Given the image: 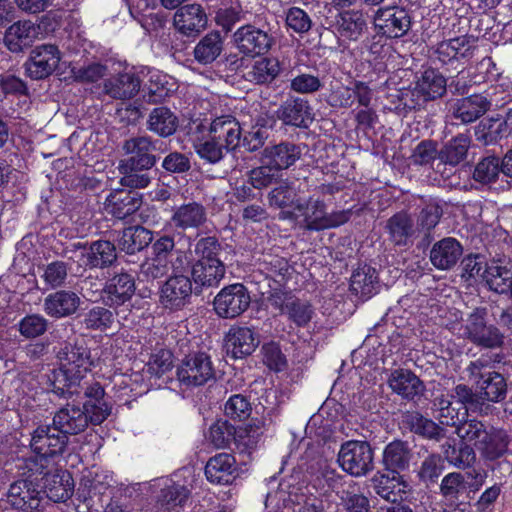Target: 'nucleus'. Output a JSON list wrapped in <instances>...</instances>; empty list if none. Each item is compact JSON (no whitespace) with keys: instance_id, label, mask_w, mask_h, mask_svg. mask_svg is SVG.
Returning <instances> with one entry per match:
<instances>
[{"instance_id":"nucleus-1","label":"nucleus","mask_w":512,"mask_h":512,"mask_svg":"<svg viewBox=\"0 0 512 512\" xmlns=\"http://www.w3.org/2000/svg\"><path fill=\"white\" fill-rule=\"evenodd\" d=\"M223 245L215 235H207L196 240L195 258L187 262L190 274L197 287H214L224 278L226 268L221 259Z\"/></svg>"},{"instance_id":"nucleus-2","label":"nucleus","mask_w":512,"mask_h":512,"mask_svg":"<svg viewBox=\"0 0 512 512\" xmlns=\"http://www.w3.org/2000/svg\"><path fill=\"white\" fill-rule=\"evenodd\" d=\"M69 438L53 425H40L31 434L33 455L25 459L26 468L35 474H48L50 466L57 464L67 449Z\"/></svg>"},{"instance_id":"nucleus-3","label":"nucleus","mask_w":512,"mask_h":512,"mask_svg":"<svg viewBox=\"0 0 512 512\" xmlns=\"http://www.w3.org/2000/svg\"><path fill=\"white\" fill-rule=\"evenodd\" d=\"M123 149L127 155L121 163L124 176L121 184L130 188H145L150 184V177L146 173L157 162L155 142L148 136H138L127 139Z\"/></svg>"},{"instance_id":"nucleus-4","label":"nucleus","mask_w":512,"mask_h":512,"mask_svg":"<svg viewBox=\"0 0 512 512\" xmlns=\"http://www.w3.org/2000/svg\"><path fill=\"white\" fill-rule=\"evenodd\" d=\"M204 287H197L183 258L178 256L172 263V273L159 286V304L169 313L183 311L192 304L194 295L202 293Z\"/></svg>"},{"instance_id":"nucleus-5","label":"nucleus","mask_w":512,"mask_h":512,"mask_svg":"<svg viewBox=\"0 0 512 512\" xmlns=\"http://www.w3.org/2000/svg\"><path fill=\"white\" fill-rule=\"evenodd\" d=\"M462 431V438L472 444L485 460H497L508 451L509 436L503 429L472 419L459 428V432Z\"/></svg>"},{"instance_id":"nucleus-6","label":"nucleus","mask_w":512,"mask_h":512,"mask_svg":"<svg viewBox=\"0 0 512 512\" xmlns=\"http://www.w3.org/2000/svg\"><path fill=\"white\" fill-rule=\"evenodd\" d=\"M465 370L485 404L492 405L506 400L508 379L502 373L492 369L487 359L480 357L470 361Z\"/></svg>"},{"instance_id":"nucleus-7","label":"nucleus","mask_w":512,"mask_h":512,"mask_svg":"<svg viewBox=\"0 0 512 512\" xmlns=\"http://www.w3.org/2000/svg\"><path fill=\"white\" fill-rule=\"evenodd\" d=\"M447 91V79L437 69L433 67L424 68L415 82V87L411 92L398 95L399 104L395 109L405 114L420 108L422 103L434 101L441 98Z\"/></svg>"},{"instance_id":"nucleus-8","label":"nucleus","mask_w":512,"mask_h":512,"mask_svg":"<svg viewBox=\"0 0 512 512\" xmlns=\"http://www.w3.org/2000/svg\"><path fill=\"white\" fill-rule=\"evenodd\" d=\"M463 336L481 349H498L504 345V333L488 319L486 307H476L468 315L463 325Z\"/></svg>"},{"instance_id":"nucleus-9","label":"nucleus","mask_w":512,"mask_h":512,"mask_svg":"<svg viewBox=\"0 0 512 512\" xmlns=\"http://www.w3.org/2000/svg\"><path fill=\"white\" fill-rule=\"evenodd\" d=\"M462 275L468 278L482 276L490 290L498 294H507L512 299V269L506 266H487L480 254H470L461 262Z\"/></svg>"},{"instance_id":"nucleus-10","label":"nucleus","mask_w":512,"mask_h":512,"mask_svg":"<svg viewBox=\"0 0 512 512\" xmlns=\"http://www.w3.org/2000/svg\"><path fill=\"white\" fill-rule=\"evenodd\" d=\"M81 251V259L90 270L110 268L117 261V248L114 242L98 239L92 242H73L65 247L63 254ZM71 259L72 256H69Z\"/></svg>"},{"instance_id":"nucleus-11","label":"nucleus","mask_w":512,"mask_h":512,"mask_svg":"<svg viewBox=\"0 0 512 512\" xmlns=\"http://www.w3.org/2000/svg\"><path fill=\"white\" fill-rule=\"evenodd\" d=\"M469 35H461L437 43L431 48L430 59L441 67L456 69V64L464 63L472 58L475 47Z\"/></svg>"},{"instance_id":"nucleus-12","label":"nucleus","mask_w":512,"mask_h":512,"mask_svg":"<svg viewBox=\"0 0 512 512\" xmlns=\"http://www.w3.org/2000/svg\"><path fill=\"white\" fill-rule=\"evenodd\" d=\"M374 452L369 442L349 440L338 453L340 467L352 476H363L373 469Z\"/></svg>"},{"instance_id":"nucleus-13","label":"nucleus","mask_w":512,"mask_h":512,"mask_svg":"<svg viewBox=\"0 0 512 512\" xmlns=\"http://www.w3.org/2000/svg\"><path fill=\"white\" fill-rule=\"evenodd\" d=\"M136 291V272L125 270L114 272L107 278L101 291L103 304L117 310L130 303Z\"/></svg>"},{"instance_id":"nucleus-14","label":"nucleus","mask_w":512,"mask_h":512,"mask_svg":"<svg viewBox=\"0 0 512 512\" xmlns=\"http://www.w3.org/2000/svg\"><path fill=\"white\" fill-rule=\"evenodd\" d=\"M177 377L186 387L205 385L215 378V369L210 355L202 351L189 353L178 366Z\"/></svg>"},{"instance_id":"nucleus-15","label":"nucleus","mask_w":512,"mask_h":512,"mask_svg":"<svg viewBox=\"0 0 512 512\" xmlns=\"http://www.w3.org/2000/svg\"><path fill=\"white\" fill-rule=\"evenodd\" d=\"M251 295L243 283H233L224 286L213 300L216 314L224 319H234L248 310Z\"/></svg>"},{"instance_id":"nucleus-16","label":"nucleus","mask_w":512,"mask_h":512,"mask_svg":"<svg viewBox=\"0 0 512 512\" xmlns=\"http://www.w3.org/2000/svg\"><path fill=\"white\" fill-rule=\"evenodd\" d=\"M251 432H255L251 425H233L228 420L218 419L210 426L207 439L218 449L227 448L232 443L248 448L254 444Z\"/></svg>"},{"instance_id":"nucleus-17","label":"nucleus","mask_w":512,"mask_h":512,"mask_svg":"<svg viewBox=\"0 0 512 512\" xmlns=\"http://www.w3.org/2000/svg\"><path fill=\"white\" fill-rule=\"evenodd\" d=\"M326 204L322 199L309 196L301 199L295 210L281 211L280 218L298 221L300 227L311 232L324 230Z\"/></svg>"},{"instance_id":"nucleus-18","label":"nucleus","mask_w":512,"mask_h":512,"mask_svg":"<svg viewBox=\"0 0 512 512\" xmlns=\"http://www.w3.org/2000/svg\"><path fill=\"white\" fill-rule=\"evenodd\" d=\"M375 31L390 39L405 36L411 28L412 16L408 9L401 6L379 8L374 15Z\"/></svg>"},{"instance_id":"nucleus-19","label":"nucleus","mask_w":512,"mask_h":512,"mask_svg":"<svg viewBox=\"0 0 512 512\" xmlns=\"http://www.w3.org/2000/svg\"><path fill=\"white\" fill-rule=\"evenodd\" d=\"M45 491L38 482L30 479L14 481L7 492V503L22 512H37L44 500Z\"/></svg>"},{"instance_id":"nucleus-20","label":"nucleus","mask_w":512,"mask_h":512,"mask_svg":"<svg viewBox=\"0 0 512 512\" xmlns=\"http://www.w3.org/2000/svg\"><path fill=\"white\" fill-rule=\"evenodd\" d=\"M61 60L59 48L54 44L36 46L24 64L25 74L32 80H43L51 76Z\"/></svg>"},{"instance_id":"nucleus-21","label":"nucleus","mask_w":512,"mask_h":512,"mask_svg":"<svg viewBox=\"0 0 512 512\" xmlns=\"http://www.w3.org/2000/svg\"><path fill=\"white\" fill-rule=\"evenodd\" d=\"M390 39L381 32L367 36L361 43V49L368 52L367 63L372 70L364 74V78L369 81H378L385 78L387 73L386 58L389 54L390 46L387 40Z\"/></svg>"},{"instance_id":"nucleus-22","label":"nucleus","mask_w":512,"mask_h":512,"mask_svg":"<svg viewBox=\"0 0 512 512\" xmlns=\"http://www.w3.org/2000/svg\"><path fill=\"white\" fill-rule=\"evenodd\" d=\"M233 39L239 52L252 57L264 55L273 44L271 35L251 24L239 27L234 33Z\"/></svg>"},{"instance_id":"nucleus-23","label":"nucleus","mask_w":512,"mask_h":512,"mask_svg":"<svg viewBox=\"0 0 512 512\" xmlns=\"http://www.w3.org/2000/svg\"><path fill=\"white\" fill-rule=\"evenodd\" d=\"M84 402L81 407L89 424L101 425L111 414L112 404L105 399V389L101 383L93 381L84 388Z\"/></svg>"},{"instance_id":"nucleus-24","label":"nucleus","mask_w":512,"mask_h":512,"mask_svg":"<svg viewBox=\"0 0 512 512\" xmlns=\"http://www.w3.org/2000/svg\"><path fill=\"white\" fill-rule=\"evenodd\" d=\"M60 365L85 376L93 364L91 352L83 338L69 339L58 352Z\"/></svg>"},{"instance_id":"nucleus-25","label":"nucleus","mask_w":512,"mask_h":512,"mask_svg":"<svg viewBox=\"0 0 512 512\" xmlns=\"http://www.w3.org/2000/svg\"><path fill=\"white\" fill-rule=\"evenodd\" d=\"M82 300L73 290L59 289L48 294L43 303V310L49 317L59 320L76 315Z\"/></svg>"},{"instance_id":"nucleus-26","label":"nucleus","mask_w":512,"mask_h":512,"mask_svg":"<svg viewBox=\"0 0 512 512\" xmlns=\"http://www.w3.org/2000/svg\"><path fill=\"white\" fill-rule=\"evenodd\" d=\"M276 114L284 125L296 128H308L314 119L309 101L301 97L287 98L279 106Z\"/></svg>"},{"instance_id":"nucleus-27","label":"nucleus","mask_w":512,"mask_h":512,"mask_svg":"<svg viewBox=\"0 0 512 512\" xmlns=\"http://www.w3.org/2000/svg\"><path fill=\"white\" fill-rule=\"evenodd\" d=\"M204 473L212 484L231 485L239 475V468L232 454L218 453L207 461Z\"/></svg>"},{"instance_id":"nucleus-28","label":"nucleus","mask_w":512,"mask_h":512,"mask_svg":"<svg viewBox=\"0 0 512 512\" xmlns=\"http://www.w3.org/2000/svg\"><path fill=\"white\" fill-rule=\"evenodd\" d=\"M330 29L341 42L358 41L367 29V22L360 11H343L336 15Z\"/></svg>"},{"instance_id":"nucleus-29","label":"nucleus","mask_w":512,"mask_h":512,"mask_svg":"<svg viewBox=\"0 0 512 512\" xmlns=\"http://www.w3.org/2000/svg\"><path fill=\"white\" fill-rule=\"evenodd\" d=\"M209 136L222 145L225 152L236 151L241 143V125L234 116L217 117L210 125Z\"/></svg>"},{"instance_id":"nucleus-30","label":"nucleus","mask_w":512,"mask_h":512,"mask_svg":"<svg viewBox=\"0 0 512 512\" xmlns=\"http://www.w3.org/2000/svg\"><path fill=\"white\" fill-rule=\"evenodd\" d=\"M413 458L412 448L407 441L394 439L383 449L382 465L385 471L401 477V473L409 470Z\"/></svg>"},{"instance_id":"nucleus-31","label":"nucleus","mask_w":512,"mask_h":512,"mask_svg":"<svg viewBox=\"0 0 512 512\" xmlns=\"http://www.w3.org/2000/svg\"><path fill=\"white\" fill-rule=\"evenodd\" d=\"M137 189H121L111 192L106 199L107 211L119 220L132 216L143 203L142 194Z\"/></svg>"},{"instance_id":"nucleus-32","label":"nucleus","mask_w":512,"mask_h":512,"mask_svg":"<svg viewBox=\"0 0 512 512\" xmlns=\"http://www.w3.org/2000/svg\"><path fill=\"white\" fill-rule=\"evenodd\" d=\"M174 25L183 35L196 37L207 25V15L200 4H186L174 15Z\"/></svg>"},{"instance_id":"nucleus-33","label":"nucleus","mask_w":512,"mask_h":512,"mask_svg":"<svg viewBox=\"0 0 512 512\" xmlns=\"http://www.w3.org/2000/svg\"><path fill=\"white\" fill-rule=\"evenodd\" d=\"M388 385L393 393L407 401H415L425 390L424 383L411 370L395 369L389 376Z\"/></svg>"},{"instance_id":"nucleus-34","label":"nucleus","mask_w":512,"mask_h":512,"mask_svg":"<svg viewBox=\"0 0 512 512\" xmlns=\"http://www.w3.org/2000/svg\"><path fill=\"white\" fill-rule=\"evenodd\" d=\"M302 151L299 145L282 141L278 144L267 146L261 153V162L269 163L277 171L288 169L301 157Z\"/></svg>"},{"instance_id":"nucleus-35","label":"nucleus","mask_w":512,"mask_h":512,"mask_svg":"<svg viewBox=\"0 0 512 512\" xmlns=\"http://www.w3.org/2000/svg\"><path fill=\"white\" fill-rule=\"evenodd\" d=\"M52 425L69 438V435H77L85 431L89 423L85 411L80 406L67 404L54 414Z\"/></svg>"},{"instance_id":"nucleus-36","label":"nucleus","mask_w":512,"mask_h":512,"mask_svg":"<svg viewBox=\"0 0 512 512\" xmlns=\"http://www.w3.org/2000/svg\"><path fill=\"white\" fill-rule=\"evenodd\" d=\"M227 354L234 359L251 355L258 346V339L249 327H232L225 337Z\"/></svg>"},{"instance_id":"nucleus-37","label":"nucleus","mask_w":512,"mask_h":512,"mask_svg":"<svg viewBox=\"0 0 512 512\" xmlns=\"http://www.w3.org/2000/svg\"><path fill=\"white\" fill-rule=\"evenodd\" d=\"M37 36L38 31L32 21H17L5 31L4 44L9 51L20 53L32 47Z\"/></svg>"},{"instance_id":"nucleus-38","label":"nucleus","mask_w":512,"mask_h":512,"mask_svg":"<svg viewBox=\"0 0 512 512\" xmlns=\"http://www.w3.org/2000/svg\"><path fill=\"white\" fill-rule=\"evenodd\" d=\"M462 254L461 243L453 237H446L432 246L430 261L439 270H449L457 264Z\"/></svg>"},{"instance_id":"nucleus-39","label":"nucleus","mask_w":512,"mask_h":512,"mask_svg":"<svg viewBox=\"0 0 512 512\" xmlns=\"http://www.w3.org/2000/svg\"><path fill=\"white\" fill-rule=\"evenodd\" d=\"M491 103L482 94H472L457 99L452 105V115L463 124L476 121L490 109Z\"/></svg>"},{"instance_id":"nucleus-40","label":"nucleus","mask_w":512,"mask_h":512,"mask_svg":"<svg viewBox=\"0 0 512 512\" xmlns=\"http://www.w3.org/2000/svg\"><path fill=\"white\" fill-rule=\"evenodd\" d=\"M207 220L205 207L198 202L184 203L173 210L170 224L185 232L188 229H199Z\"/></svg>"},{"instance_id":"nucleus-41","label":"nucleus","mask_w":512,"mask_h":512,"mask_svg":"<svg viewBox=\"0 0 512 512\" xmlns=\"http://www.w3.org/2000/svg\"><path fill=\"white\" fill-rule=\"evenodd\" d=\"M258 271L271 283L287 285L294 272L293 266L285 257L265 254L257 262Z\"/></svg>"},{"instance_id":"nucleus-42","label":"nucleus","mask_w":512,"mask_h":512,"mask_svg":"<svg viewBox=\"0 0 512 512\" xmlns=\"http://www.w3.org/2000/svg\"><path fill=\"white\" fill-rule=\"evenodd\" d=\"M401 427L421 438L438 441L444 435V429L432 419L418 411H407L402 415Z\"/></svg>"},{"instance_id":"nucleus-43","label":"nucleus","mask_w":512,"mask_h":512,"mask_svg":"<svg viewBox=\"0 0 512 512\" xmlns=\"http://www.w3.org/2000/svg\"><path fill=\"white\" fill-rule=\"evenodd\" d=\"M141 86L142 80L138 75L124 72L107 79L104 83V90L114 99H131L137 95Z\"/></svg>"},{"instance_id":"nucleus-44","label":"nucleus","mask_w":512,"mask_h":512,"mask_svg":"<svg viewBox=\"0 0 512 512\" xmlns=\"http://www.w3.org/2000/svg\"><path fill=\"white\" fill-rule=\"evenodd\" d=\"M462 432L458 431L460 439H451L444 444L445 459L454 467L466 469L476 461L475 449L472 444L462 438Z\"/></svg>"},{"instance_id":"nucleus-45","label":"nucleus","mask_w":512,"mask_h":512,"mask_svg":"<svg viewBox=\"0 0 512 512\" xmlns=\"http://www.w3.org/2000/svg\"><path fill=\"white\" fill-rule=\"evenodd\" d=\"M85 376L60 365L48 376L51 391L62 398H69L78 393V387Z\"/></svg>"},{"instance_id":"nucleus-46","label":"nucleus","mask_w":512,"mask_h":512,"mask_svg":"<svg viewBox=\"0 0 512 512\" xmlns=\"http://www.w3.org/2000/svg\"><path fill=\"white\" fill-rule=\"evenodd\" d=\"M451 397L456 399L455 402L461 406L460 408L465 410L463 416L466 415L468 411L488 416L495 410L493 405L485 404L481 400L480 393H478L475 388L473 390L472 387L466 384L456 385L453 388Z\"/></svg>"},{"instance_id":"nucleus-47","label":"nucleus","mask_w":512,"mask_h":512,"mask_svg":"<svg viewBox=\"0 0 512 512\" xmlns=\"http://www.w3.org/2000/svg\"><path fill=\"white\" fill-rule=\"evenodd\" d=\"M379 286L376 268L368 264L359 265L350 278V289L356 295L370 298L377 292Z\"/></svg>"},{"instance_id":"nucleus-48","label":"nucleus","mask_w":512,"mask_h":512,"mask_svg":"<svg viewBox=\"0 0 512 512\" xmlns=\"http://www.w3.org/2000/svg\"><path fill=\"white\" fill-rule=\"evenodd\" d=\"M178 126V117L166 106H159L152 109L147 120V129L163 138L173 135Z\"/></svg>"},{"instance_id":"nucleus-49","label":"nucleus","mask_w":512,"mask_h":512,"mask_svg":"<svg viewBox=\"0 0 512 512\" xmlns=\"http://www.w3.org/2000/svg\"><path fill=\"white\" fill-rule=\"evenodd\" d=\"M154 233L137 225L125 228L118 240L119 247L127 254H135L147 248L153 241Z\"/></svg>"},{"instance_id":"nucleus-50","label":"nucleus","mask_w":512,"mask_h":512,"mask_svg":"<svg viewBox=\"0 0 512 512\" xmlns=\"http://www.w3.org/2000/svg\"><path fill=\"white\" fill-rule=\"evenodd\" d=\"M386 228L390 240L398 246L407 245L414 234V223L410 214L401 210L393 214L388 220Z\"/></svg>"},{"instance_id":"nucleus-51","label":"nucleus","mask_w":512,"mask_h":512,"mask_svg":"<svg viewBox=\"0 0 512 512\" xmlns=\"http://www.w3.org/2000/svg\"><path fill=\"white\" fill-rule=\"evenodd\" d=\"M104 305H92L83 314L81 324L91 331L105 332L115 323L117 312Z\"/></svg>"},{"instance_id":"nucleus-52","label":"nucleus","mask_w":512,"mask_h":512,"mask_svg":"<svg viewBox=\"0 0 512 512\" xmlns=\"http://www.w3.org/2000/svg\"><path fill=\"white\" fill-rule=\"evenodd\" d=\"M440 494L446 505L465 501L467 494V481L460 472H451L445 475L440 483Z\"/></svg>"},{"instance_id":"nucleus-53","label":"nucleus","mask_w":512,"mask_h":512,"mask_svg":"<svg viewBox=\"0 0 512 512\" xmlns=\"http://www.w3.org/2000/svg\"><path fill=\"white\" fill-rule=\"evenodd\" d=\"M504 119L484 118L475 127L474 135L478 142L483 145H493L503 138H508Z\"/></svg>"},{"instance_id":"nucleus-54","label":"nucleus","mask_w":512,"mask_h":512,"mask_svg":"<svg viewBox=\"0 0 512 512\" xmlns=\"http://www.w3.org/2000/svg\"><path fill=\"white\" fill-rule=\"evenodd\" d=\"M223 49L221 35L217 31L206 34L194 48L195 60L203 65L214 62Z\"/></svg>"},{"instance_id":"nucleus-55","label":"nucleus","mask_w":512,"mask_h":512,"mask_svg":"<svg viewBox=\"0 0 512 512\" xmlns=\"http://www.w3.org/2000/svg\"><path fill=\"white\" fill-rule=\"evenodd\" d=\"M281 71L280 63L276 58H261L253 63L247 71L246 79L255 84L272 83Z\"/></svg>"},{"instance_id":"nucleus-56","label":"nucleus","mask_w":512,"mask_h":512,"mask_svg":"<svg viewBox=\"0 0 512 512\" xmlns=\"http://www.w3.org/2000/svg\"><path fill=\"white\" fill-rule=\"evenodd\" d=\"M147 76L142 87L143 97L150 103L162 102L171 92L166 75L158 70H149Z\"/></svg>"},{"instance_id":"nucleus-57","label":"nucleus","mask_w":512,"mask_h":512,"mask_svg":"<svg viewBox=\"0 0 512 512\" xmlns=\"http://www.w3.org/2000/svg\"><path fill=\"white\" fill-rule=\"evenodd\" d=\"M302 198L299 197L297 190L292 186V183L287 180L281 181L274 187L268 194V201L271 207L282 209L292 208L295 210Z\"/></svg>"},{"instance_id":"nucleus-58","label":"nucleus","mask_w":512,"mask_h":512,"mask_svg":"<svg viewBox=\"0 0 512 512\" xmlns=\"http://www.w3.org/2000/svg\"><path fill=\"white\" fill-rule=\"evenodd\" d=\"M223 412L229 422L244 423L252 413L250 398L243 394H232L226 400Z\"/></svg>"},{"instance_id":"nucleus-59","label":"nucleus","mask_w":512,"mask_h":512,"mask_svg":"<svg viewBox=\"0 0 512 512\" xmlns=\"http://www.w3.org/2000/svg\"><path fill=\"white\" fill-rule=\"evenodd\" d=\"M471 139L466 134H458L448 141L440 151V159L450 165H458L468 153Z\"/></svg>"},{"instance_id":"nucleus-60","label":"nucleus","mask_w":512,"mask_h":512,"mask_svg":"<svg viewBox=\"0 0 512 512\" xmlns=\"http://www.w3.org/2000/svg\"><path fill=\"white\" fill-rule=\"evenodd\" d=\"M500 173H502L501 160L492 155L483 157L477 162L472 177L478 183L490 184L496 182Z\"/></svg>"},{"instance_id":"nucleus-61","label":"nucleus","mask_w":512,"mask_h":512,"mask_svg":"<svg viewBox=\"0 0 512 512\" xmlns=\"http://www.w3.org/2000/svg\"><path fill=\"white\" fill-rule=\"evenodd\" d=\"M399 478L400 477L393 474L392 477L385 474L375 475L373 478L374 492L379 497L389 502V504L402 499V490L398 481Z\"/></svg>"},{"instance_id":"nucleus-62","label":"nucleus","mask_w":512,"mask_h":512,"mask_svg":"<svg viewBox=\"0 0 512 512\" xmlns=\"http://www.w3.org/2000/svg\"><path fill=\"white\" fill-rule=\"evenodd\" d=\"M284 314H286L288 320L297 327L304 328L311 322L314 315V308L309 301L294 296L293 299L288 302Z\"/></svg>"},{"instance_id":"nucleus-63","label":"nucleus","mask_w":512,"mask_h":512,"mask_svg":"<svg viewBox=\"0 0 512 512\" xmlns=\"http://www.w3.org/2000/svg\"><path fill=\"white\" fill-rule=\"evenodd\" d=\"M340 506L345 512H370V500L355 487L342 489L337 492Z\"/></svg>"},{"instance_id":"nucleus-64","label":"nucleus","mask_w":512,"mask_h":512,"mask_svg":"<svg viewBox=\"0 0 512 512\" xmlns=\"http://www.w3.org/2000/svg\"><path fill=\"white\" fill-rule=\"evenodd\" d=\"M190 496V490L180 484H173L161 490L159 503L165 511L182 508Z\"/></svg>"}]
</instances>
